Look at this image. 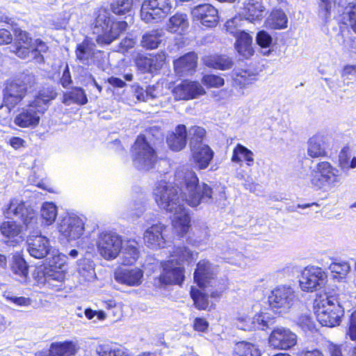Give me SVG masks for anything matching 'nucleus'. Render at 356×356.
Instances as JSON below:
<instances>
[{
	"instance_id": "1",
	"label": "nucleus",
	"mask_w": 356,
	"mask_h": 356,
	"mask_svg": "<svg viewBox=\"0 0 356 356\" xmlns=\"http://www.w3.org/2000/svg\"><path fill=\"white\" fill-rule=\"evenodd\" d=\"M175 176L176 188L165 185L159 192L160 207L173 213L172 227L178 234L182 235L190 228V217L184 207L185 202L191 207H196L202 202L225 200L226 195L224 192H220L217 196L207 184H199L195 172L188 168H178Z\"/></svg>"
},
{
	"instance_id": "2",
	"label": "nucleus",
	"mask_w": 356,
	"mask_h": 356,
	"mask_svg": "<svg viewBox=\"0 0 356 356\" xmlns=\"http://www.w3.org/2000/svg\"><path fill=\"white\" fill-rule=\"evenodd\" d=\"M58 96L56 89L53 86L42 87L29 101L26 108L19 111L14 118V123L20 128H35L49 108L51 102Z\"/></svg>"
},
{
	"instance_id": "3",
	"label": "nucleus",
	"mask_w": 356,
	"mask_h": 356,
	"mask_svg": "<svg viewBox=\"0 0 356 356\" xmlns=\"http://www.w3.org/2000/svg\"><path fill=\"white\" fill-rule=\"evenodd\" d=\"M36 79L34 75L25 74L5 81L2 88V102L0 108L5 107L9 112L22 104L31 90L35 88Z\"/></svg>"
},
{
	"instance_id": "4",
	"label": "nucleus",
	"mask_w": 356,
	"mask_h": 356,
	"mask_svg": "<svg viewBox=\"0 0 356 356\" xmlns=\"http://www.w3.org/2000/svg\"><path fill=\"white\" fill-rule=\"evenodd\" d=\"M126 21H115L105 9L99 10L94 22V32L97 35L96 42L108 45L120 38L127 29Z\"/></svg>"
},
{
	"instance_id": "5",
	"label": "nucleus",
	"mask_w": 356,
	"mask_h": 356,
	"mask_svg": "<svg viewBox=\"0 0 356 356\" xmlns=\"http://www.w3.org/2000/svg\"><path fill=\"white\" fill-rule=\"evenodd\" d=\"M309 184L316 191H330L341 184V175L330 162L321 161L311 170Z\"/></svg>"
},
{
	"instance_id": "6",
	"label": "nucleus",
	"mask_w": 356,
	"mask_h": 356,
	"mask_svg": "<svg viewBox=\"0 0 356 356\" xmlns=\"http://www.w3.org/2000/svg\"><path fill=\"white\" fill-rule=\"evenodd\" d=\"M314 309L316 319L323 326L334 327L339 325L343 309L333 296L321 295L315 300Z\"/></svg>"
},
{
	"instance_id": "7",
	"label": "nucleus",
	"mask_w": 356,
	"mask_h": 356,
	"mask_svg": "<svg viewBox=\"0 0 356 356\" xmlns=\"http://www.w3.org/2000/svg\"><path fill=\"white\" fill-rule=\"evenodd\" d=\"M297 301L294 289L288 285H280L274 288L269 296L270 307L278 314H286Z\"/></svg>"
},
{
	"instance_id": "8",
	"label": "nucleus",
	"mask_w": 356,
	"mask_h": 356,
	"mask_svg": "<svg viewBox=\"0 0 356 356\" xmlns=\"http://www.w3.org/2000/svg\"><path fill=\"white\" fill-rule=\"evenodd\" d=\"M3 213L7 216L13 215L20 219L26 229L34 228L38 224L37 212L27 207L24 201H19L16 198L9 201Z\"/></svg>"
},
{
	"instance_id": "9",
	"label": "nucleus",
	"mask_w": 356,
	"mask_h": 356,
	"mask_svg": "<svg viewBox=\"0 0 356 356\" xmlns=\"http://www.w3.org/2000/svg\"><path fill=\"white\" fill-rule=\"evenodd\" d=\"M67 272V265L59 256L53 257L52 263L47 270V282L44 285L54 292L65 289V280Z\"/></svg>"
},
{
	"instance_id": "10",
	"label": "nucleus",
	"mask_w": 356,
	"mask_h": 356,
	"mask_svg": "<svg viewBox=\"0 0 356 356\" xmlns=\"http://www.w3.org/2000/svg\"><path fill=\"white\" fill-rule=\"evenodd\" d=\"M97 247L100 255L106 260L115 259L122 248L121 238L109 232H102L99 235Z\"/></svg>"
},
{
	"instance_id": "11",
	"label": "nucleus",
	"mask_w": 356,
	"mask_h": 356,
	"mask_svg": "<svg viewBox=\"0 0 356 356\" xmlns=\"http://www.w3.org/2000/svg\"><path fill=\"white\" fill-rule=\"evenodd\" d=\"M327 275L321 268L310 266L305 268L300 279V286L303 291L313 292L321 288Z\"/></svg>"
},
{
	"instance_id": "12",
	"label": "nucleus",
	"mask_w": 356,
	"mask_h": 356,
	"mask_svg": "<svg viewBox=\"0 0 356 356\" xmlns=\"http://www.w3.org/2000/svg\"><path fill=\"white\" fill-rule=\"evenodd\" d=\"M58 230L67 241H74L83 235L84 224L77 216H66L58 223Z\"/></svg>"
},
{
	"instance_id": "13",
	"label": "nucleus",
	"mask_w": 356,
	"mask_h": 356,
	"mask_svg": "<svg viewBox=\"0 0 356 356\" xmlns=\"http://www.w3.org/2000/svg\"><path fill=\"white\" fill-rule=\"evenodd\" d=\"M268 342L274 348L287 350L296 344L297 335L287 327H277L271 332Z\"/></svg>"
},
{
	"instance_id": "14",
	"label": "nucleus",
	"mask_w": 356,
	"mask_h": 356,
	"mask_svg": "<svg viewBox=\"0 0 356 356\" xmlns=\"http://www.w3.org/2000/svg\"><path fill=\"white\" fill-rule=\"evenodd\" d=\"M144 272L138 267L122 268L118 267L114 272L115 280L127 286H138L143 280Z\"/></svg>"
},
{
	"instance_id": "15",
	"label": "nucleus",
	"mask_w": 356,
	"mask_h": 356,
	"mask_svg": "<svg viewBox=\"0 0 356 356\" xmlns=\"http://www.w3.org/2000/svg\"><path fill=\"white\" fill-rule=\"evenodd\" d=\"M217 268L207 260H202L197 264L194 272V280L200 288L211 286L216 283Z\"/></svg>"
},
{
	"instance_id": "16",
	"label": "nucleus",
	"mask_w": 356,
	"mask_h": 356,
	"mask_svg": "<svg viewBox=\"0 0 356 356\" xmlns=\"http://www.w3.org/2000/svg\"><path fill=\"white\" fill-rule=\"evenodd\" d=\"M194 19L207 27L215 26L218 21V10L211 4H202L195 7L191 12Z\"/></svg>"
},
{
	"instance_id": "17",
	"label": "nucleus",
	"mask_w": 356,
	"mask_h": 356,
	"mask_svg": "<svg viewBox=\"0 0 356 356\" xmlns=\"http://www.w3.org/2000/svg\"><path fill=\"white\" fill-rule=\"evenodd\" d=\"M174 94L178 99H191L205 93L202 86L196 81H184L174 88Z\"/></svg>"
},
{
	"instance_id": "18",
	"label": "nucleus",
	"mask_w": 356,
	"mask_h": 356,
	"mask_svg": "<svg viewBox=\"0 0 356 356\" xmlns=\"http://www.w3.org/2000/svg\"><path fill=\"white\" fill-rule=\"evenodd\" d=\"M327 139L321 134H316L307 141V153L312 158H324L327 156Z\"/></svg>"
},
{
	"instance_id": "19",
	"label": "nucleus",
	"mask_w": 356,
	"mask_h": 356,
	"mask_svg": "<svg viewBox=\"0 0 356 356\" xmlns=\"http://www.w3.org/2000/svg\"><path fill=\"white\" fill-rule=\"evenodd\" d=\"M50 250L49 239L41 234L30 236L28 239V252L30 255L36 258L45 257Z\"/></svg>"
},
{
	"instance_id": "20",
	"label": "nucleus",
	"mask_w": 356,
	"mask_h": 356,
	"mask_svg": "<svg viewBox=\"0 0 356 356\" xmlns=\"http://www.w3.org/2000/svg\"><path fill=\"white\" fill-rule=\"evenodd\" d=\"M184 279L183 268L180 266H174L173 259L168 261L164 264L163 273L159 277L160 282L165 284H181Z\"/></svg>"
},
{
	"instance_id": "21",
	"label": "nucleus",
	"mask_w": 356,
	"mask_h": 356,
	"mask_svg": "<svg viewBox=\"0 0 356 356\" xmlns=\"http://www.w3.org/2000/svg\"><path fill=\"white\" fill-rule=\"evenodd\" d=\"M0 232L6 242L15 245L22 240V226L13 220H5L0 224Z\"/></svg>"
},
{
	"instance_id": "22",
	"label": "nucleus",
	"mask_w": 356,
	"mask_h": 356,
	"mask_svg": "<svg viewBox=\"0 0 356 356\" xmlns=\"http://www.w3.org/2000/svg\"><path fill=\"white\" fill-rule=\"evenodd\" d=\"M188 131L184 124L177 125L175 131L166 136V143L169 148L174 152L182 150L186 145Z\"/></svg>"
},
{
	"instance_id": "23",
	"label": "nucleus",
	"mask_w": 356,
	"mask_h": 356,
	"mask_svg": "<svg viewBox=\"0 0 356 356\" xmlns=\"http://www.w3.org/2000/svg\"><path fill=\"white\" fill-rule=\"evenodd\" d=\"M193 163L200 170L206 169L213 157V152L207 145L191 149Z\"/></svg>"
},
{
	"instance_id": "24",
	"label": "nucleus",
	"mask_w": 356,
	"mask_h": 356,
	"mask_svg": "<svg viewBox=\"0 0 356 356\" xmlns=\"http://www.w3.org/2000/svg\"><path fill=\"white\" fill-rule=\"evenodd\" d=\"M197 56L195 53L190 52L175 60L174 67L179 76L192 74L197 66Z\"/></svg>"
},
{
	"instance_id": "25",
	"label": "nucleus",
	"mask_w": 356,
	"mask_h": 356,
	"mask_svg": "<svg viewBox=\"0 0 356 356\" xmlns=\"http://www.w3.org/2000/svg\"><path fill=\"white\" fill-rule=\"evenodd\" d=\"M132 148L135 152L134 161L143 160L146 162L154 156V149L148 143L143 134L137 136Z\"/></svg>"
},
{
	"instance_id": "26",
	"label": "nucleus",
	"mask_w": 356,
	"mask_h": 356,
	"mask_svg": "<svg viewBox=\"0 0 356 356\" xmlns=\"http://www.w3.org/2000/svg\"><path fill=\"white\" fill-rule=\"evenodd\" d=\"M31 45L32 38L30 34L26 31L18 30L15 34V54L21 58L29 57Z\"/></svg>"
},
{
	"instance_id": "27",
	"label": "nucleus",
	"mask_w": 356,
	"mask_h": 356,
	"mask_svg": "<svg viewBox=\"0 0 356 356\" xmlns=\"http://www.w3.org/2000/svg\"><path fill=\"white\" fill-rule=\"evenodd\" d=\"M236 38L235 48L240 56L249 58L254 54L252 37L245 31H239L234 35Z\"/></svg>"
},
{
	"instance_id": "28",
	"label": "nucleus",
	"mask_w": 356,
	"mask_h": 356,
	"mask_svg": "<svg viewBox=\"0 0 356 356\" xmlns=\"http://www.w3.org/2000/svg\"><path fill=\"white\" fill-rule=\"evenodd\" d=\"M222 288L215 291H207L206 293L200 291L199 289L191 288V296L194 301L195 307L198 309H207L209 305L207 294H210L212 298H219L222 293Z\"/></svg>"
},
{
	"instance_id": "29",
	"label": "nucleus",
	"mask_w": 356,
	"mask_h": 356,
	"mask_svg": "<svg viewBox=\"0 0 356 356\" xmlns=\"http://www.w3.org/2000/svg\"><path fill=\"white\" fill-rule=\"evenodd\" d=\"M95 44L92 39L86 36L81 42L79 43L75 48V56L76 60L87 64L88 60L94 56Z\"/></svg>"
},
{
	"instance_id": "30",
	"label": "nucleus",
	"mask_w": 356,
	"mask_h": 356,
	"mask_svg": "<svg viewBox=\"0 0 356 356\" xmlns=\"http://www.w3.org/2000/svg\"><path fill=\"white\" fill-rule=\"evenodd\" d=\"M139 256L140 252L137 247V243L135 241H127L122 249L121 264L124 266L134 265Z\"/></svg>"
},
{
	"instance_id": "31",
	"label": "nucleus",
	"mask_w": 356,
	"mask_h": 356,
	"mask_svg": "<svg viewBox=\"0 0 356 356\" xmlns=\"http://www.w3.org/2000/svg\"><path fill=\"white\" fill-rule=\"evenodd\" d=\"M231 160L236 163H241L243 161H245L248 166H251L254 161V154L243 145L237 144L233 149Z\"/></svg>"
},
{
	"instance_id": "32",
	"label": "nucleus",
	"mask_w": 356,
	"mask_h": 356,
	"mask_svg": "<svg viewBox=\"0 0 356 356\" xmlns=\"http://www.w3.org/2000/svg\"><path fill=\"white\" fill-rule=\"evenodd\" d=\"M205 65L216 70H226L231 69L233 61L226 56L213 55L207 56L204 59Z\"/></svg>"
},
{
	"instance_id": "33",
	"label": "nucleus",
	"mask_w": 356,
	"mask_h": 356,
	"mask_svg": "<svg viewBox=\"0 0 356 356\" xmlns=\"http://www.w3.org/2000/svg\"><path fill=\"white\" fill-rule=\"evenodd\" d=\"M42 222L44 225H52L57 216V207L53 202H46L42 204L40 209Z\"/></svg>"
},
{
	"instance_id": "34",
	"label": "nucleus",
	"mask_w": 356,
	"mask_h": 356,
	"mask_svg": "<svg viewBox=\"0 0 356 356\" xmlns=\"http://www.w3.org/2000/svg\"><path fill=\"white\" fill-rule=\"evenodd\" d=\"M264 11V7L260 0H250L245 4V15L250 21L258 19Z\"/></svg>"
},
{
	"instance_id": "35",
	"label": "nucleus",
	"mask_w": 356,
	"mask_h": 356,
	"mask_svg": "<svg viewBox=\"0 0 356 356\" xmlns=\"http://www.w3.org/2000/svg\"><path fill=\"white\" fill-rule=\"evenodd\" d=\"M287 17L281 10H273L266 19V25L274 29H281L286 27Z\"/></svg>"
},
{
	"instance_id": "36",
	"label": "nucleus",
	"mask_w": 356,
	"mask_h": 356,
	"mask_svg": "<svg viewBox=\"0 0 356 356\" xmlns=\"http://www.w3.org/2000/svg\"><path fill=\"white\" fill-rule=\"evenodd\" d=\"M339 165L343 170L354 169L356 168V156L349 147H344L339 154Z\"/></svg>"
},
{
	"instance_id": "37",
	"label": "nucleus",
	"mask_w": 356,
	"mask_h": 356,
	"mask_svg": "<svg viewBox=\"0 0 356 356\" xmlns=\"http://www.w3.org/2000/svg\"><path fill=\"white\" fill-rule=\"evenodd\" d=\"M65 103L73 102L79 105H84L88 102V98L84 90L80 87H74L64 95Z\"/></svg>"
},
{
	"instance_id": "38",
	"label": "nucleus",
	"mask_w": 356,
	"mask_h": 356,
	"mask_svg": "<svg viewBox=\"0 0 356 356\" xmlns=\"http://www.w3.org/2000/svg\"><path fill=\"white\" fill-rule=\"evenodd\" d=\"M206 135V131L204 128L198 126H193L189 128L188 136L189 139L190 148H195L204 145L202 143Z\"/></svg>"
},
{
	"instance_id": "39",
	"label": "nucleus",
	"mask_w": 356,
	"mask_h": 356,
	"mask_svg": "<svg viewBox=\"0 0 356 356\" xmlns=\"http://www.w3.org/2000/svg\"><path fill=\"white\" fill-rule=\"evenodd\" d=\"M10 269L17 275L26 278L29 275V265L20 254H15L10 264Z\"/></svg>"
},
{
	"instance_id": "40",
	"label": "nucleus",
	"mask_w": 356,
	"mask_h": 356,
	"mask_svg": "<svg viewBox=\"0 0 356 356\" xmlns=\"http://www.w3.org/2000/svg\"><path fill=\"white\" fill-rule=\"evenodd\" d=\"M255 74L246 70H238L234 72V83L240 88L252 84L255 80Z\"/></svg>"
},
{
	"instance_id": "41",
	"label": "nucleus",
	"mask_w": 356,
	"mask_h": 356,
	"mask_svg": "<svg viewBox=\"0 0 356 356\" xmlns=\"http://www.w3.org/2000/svg\"><path fill=\"white\" fill-rule=\"evenodd\" d=\"M134 63L138 70L142 73L151 72L154 66V56L139 53L134 59Z\"/></svg>"
},
{
	"instance_id": "42",
	"label": "nucleus",
	"mask_w": 356,
	"mask_h": 356,
	"mask_svg": "<svg viewBox=\"0 0 356 356\" xmlns=\"http://www.w3.org/2000/svg\"><path fill=\"white\" fill-rule=\"evenodd\" d=\"M271 325L272 321L268 320V317L266 314H259L252 317L251 324L240 326V327L243 330H251L252 329L264 330L270 327Z\"/></svg>"
},
{
	"instance_id": "43",
	"label": "nucleus",
	"mask_w": 356,
	"mask_h": 356,
	"mask_svg": "<svg viewBox=\"0 0 356 356\" xmlns=\"http://www.w3.org/2000/svg\"><path fill=\"white\" fill-rule=\"evenodd\" d=\"M140 17L146 23L152 22L156 17V0H145L140 8Z\"/></svg>"
},
{
	"instance_id": "44",
	"label": "nucleus",
	"mask_w": 356,
	"mask_h": 356,
	"mask_svg": "<svg viewBox=\"0 0 356 356\" xmlns=\"http://www.w3.org/2000/svg\"><path fill=\"white\" fill-rule=\"evenodd\" d=\"M188 26L187 16L185 14H176L169 19L168 30L171 33L184 31Z\"/></svg>"
},
{
	"instance_id": "45",
	"label": "nucleus",
	"mask_w": 356,
	"mask_h": 356,
	"mask_svg": "<svg viewBox=\"0 0 356 356\" xmlns=\"http://www.w3.org/2000/svg\"><path fill=\"white\" fill-rule=\"evenodd\" d=\"M235 356H261V354L255 345L241 341L236 344Z\"/></svg>"
},
{
	"instance_id": "46",
	"label": "nucleus",
	"mask_w": 356,
	"mask_h": 356,
	"mask_svg": "<svg viewBox=\"0 0 356 356\" xmlns=\"http://www.w3.org/2000/svg\"><path fill=\"white\" fill-rule=\"evenodd\" d=\"M193 258V252L184 246L177 247L171 255V259H173V263L175 261L179 264L184 261L190 262Z\"/></svg>"
},
{
	"instance_id": "47",
	"label": "nucleus",
	"mask_w": 356,
	"mask_h": 356,
	"mask_svg": "<svg viewBox=\"0 0 356 356\" xmlns=\"http://www.w3.org/2000/svg\"><path fill=\"white\" fill-rule=\"evenodd\" d=\"M132 0H115L111 5V10L117 15H122L128 13L132 7Z\"/></svg>"
},
{
	"instance_id": "48",
	"label": "nucleus",
	"mask_w": 356,
	"mask_h": 356,
	"mask_svg": "<svg viewBox=\"0 0 356 356\" xmlns=\"http://www.w3.org/2000/svg\"><path fill=\"white\" fill-rule=\"evenodd\" d=\"M225 259H227L228 263L240 267H243L246 265L245 257L244 255L236 250H229L226 254Z\"/></svg>"
},
{
	"instance_id": "49",
	"label": "nucleus",
	"mask_w": 356,
	"mask_h": 356,
	"mask_svg": "<svg viewBox=\"0 0 356 356\" xmlns=\"http://www.w3.org/2000/svg\"><path fill=\"white\" fill-rule=\"evenodd\" d=\"M99 355V356H131L125 349L120 348H112L106 345L100 347Z\"/></svg>"
},
{
	"instance_id": "50",
	"label": "nucleus",
	"mask_w": 356,
	"mask_h": 356,
	"mask_svg": "<svg viewBox=\"0 0 356 356\" xmlns=\"http://www.w3.org/2000/svg\"><path fill=\"white\" fill-rule=\"evenodd\" d=\"M333 0H318V16L326 22L330 16Z\"/></svg>"
},
{
	"instance_id": "51",
	"label": "nucleus",
	"mask_w": 356,
	"mask_h": 356,
	"mask_svg": "<svg viewBox=\"0 0 356 356\" xmlns=\"http://www.w3.org/2000/svg\"><path fill=\"white\" fill-rule=\"evenodd\" d=\"M298 325L302 328L305 332L315 330V323L309 315L302 314L300 315L297 319Z\"/></svg>"
},
{
	"instance_id": "52",
	"label": "nucleus",
	"mask_w": 356,
	"mask_h": 356,
	"mask_svg": "<svg viewBox=\"0 0 356 356\" xmlns=\"http://www.w3.org/2000/svg\"><path fill=\"white\" fill-rule=\"evenodd\" d=\"M204 85L210 88H219L224 85V79L214 74L204 75L202 78Z\"/></svg>"
},
{
	"instance_id": "53",
	"label": "nucleus",
	"mask_w": 356,
	"mask_h": 356,
	"mask_svg": "<svg viewBox=\"0 0 356 356\" xmlns=\"http://www.w3.org/2000/svg\"><path fill=\"white\" fill-rule=\"evenodd\" d=\"M329 269L332 273L346 275L349 273L350 270V266L346 261L332 262L329 266Z\"/></svg>"
},
{
	"instance_id": "54",
	"label": "nucleus",
	"mask_w": 356,
	"mask_h": 356,
	"mask_svg": "<svg viewBox=\"0 0 356 356\" xmlns=\"http://www.w3.org/2000/svg\"><path fill=\"white\" fill-rule=\"evenodd\" d=\"M244 20H243L241 17L236 16L227 21L225 24L226 30L234 35L236 34V33L242 31L238 29V27L241 26Z\"/></svg>"
},
{
	"instance_id": "55",
	"label": "nucleus",
	"mask_w": 356,
	"mask_h": 356,
	"mask_svg": "<svg viewBox=\"0 0 356 356\" xmlns=\"http://www.w3.org/2000/svg\"><path fill=\"white\" fill-rule=\"evenodd\" d=\"M256 41L261 47L267 48L271 45L273 38L266 31H260L257 34Z\"/></svg>"
},
{
	"instance_id": "56",
	"label": "nucleus",
	"mask_w": 356,
	"mask_h": 356,
	"mask_svg": "<svg viewBox=\"0 0 356 356\" xmlns=\"http://www.w3.org/2000/svg\"><path fill=\"white\" fill-rule=\"evenodd\" d=\"M141 46L146 49H156V35L145 33L142 38Z\"/></svg>"
},
{
	"instance_id": "57",
	"label": "nucleus",
	"mask_w": 356,
	"mask_h": 356,
	"mask_svg": "<svg viewBox=\"0 0 356 356\" xmlns=\"http://www.w3.org/2000/svg\"><path fill=\"white\" fill-rule=\"evenodd\" d=\"M49 270V268H37L33 273V276L34 280L37 282L38 284H43L44 285L45 282H47V270Z\"/></svg>"
},
{
	"instance_id": "58",
	"label": "nucleus",
	"mask_w": 356,
	"mask_h": 356,
	"mask_svg": "<svg viewBox=\"0 0 356 356\" xmlns=\"http://www.w3.org/2000/svg\"><path fill=\"white\" fill-rule=\"evenodd\" d=\"M49 51V47L47 43L40 38L35 39L34 41V47L31 49V52L35 55L41 53L45 54Z\"/></svg>"
},
{
	"instance_id": "59",
	"label": "nucleus",
	"mask_w": 356,
	"mask_h": 356,
	"mask_svg": "<svg viewBox=\"0 0 356 356\" xmlns=\"http://www.w3.org/2000/svg\"><path fill=\"white\" fill-rule=\"evenodd\" d=\"M351 340L356 339V310L351 314L348 330L346 333Z\"/></svg>"
},
{
	"instance_id": "60",
	"label": "nucleus",
	"mask_w": 356,
	"mask_h": 356,
	"mask_svg": "<svg viewBox=\"0 0 356 356\" xmlns=\"http://www.w3.org/2000/svg\"><path fill=\"white\" fill-rule=\"evenodd\" d=\"M13 40V35L8 29H0V45L11 44Z\"/></svg>"
},
{
	"instance_id": "61",
	"label": "nucleus",
	"mask_w": 356,
	"mask_h": 356,
	"mask_svg": "<svg viewBox=\"0 0 356 356\" xmlns=\"http://www.w3.org/2000/svg\"><path fill=\"white\" fill-rule=\"evenodd\" d=\"M60 83L63 88H67L72 83L71 74L69 67L67 65L63 72L60 79Z\"/></svg>"
},
{
	"instance_id": "62",
	"label": "nucleus",
	"mask_w": 356,
	"mask_h": 356,
	"mask_svg": "<svg viewBox=\"0 0 356 356\" xmlns=\"http://www.w3.org/2000/svg\"><path fill=\"white\" fill-rule=\"evenodd\" d=\"M209 327V323L202 318H196L194 321L193 327L198 332H204Z\"/></svg>"
},
{
	"instance_id": "63",
	"label": "nucleus",
	"mask_w": 356,
	"mask_h": 356,
	"mask_svg": "<svg viewBox=\"0 0 356 356\" xmlns=\"http://www.w3.org/2000/svg\"><path fill=\"white\" fill-rule=\"evenodd\" d=\"M330 356H343L341 352V346L329 343L327 346Z\"/></svg>"
},
{
	"instance_id": "64",
	"label": "nucleus",
	"mask_w": 356,
	"mask_h": 356,
	"mask_svg": "<svg viewBox=\"0 0 356 356\" xmlns=\"http://www.w3.org/2000/svg\"><path fill=\"white\" fill-rule=\"evenodd\" d=\"M342 76L350 79L356 78V65H346L342 71Z\"/></svg>"
}]
</instances>
